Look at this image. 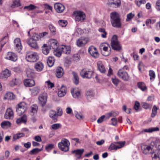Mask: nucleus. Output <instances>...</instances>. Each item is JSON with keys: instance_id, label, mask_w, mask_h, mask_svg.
Returning a JSON list of instances; mask_svg holds the SVG:
<instances>
[{"instance_id": "680f3d73", "label": "nucleus", "mask_w": 160, "mask_h": 160, "mask_svg": "<svg viewBox=\"0 0 160 160\" xmlns=\"http://www.w3.org/2000/svg\"><path fill=\"white\" fill-rule=\"evenodd\" d=\"M140 106V103L138 101H136L134 105V108L137 111L139 108Z\"/></svg>"}, {"instance_id": "423d86ee", "label": "nucleus", "mask_w": 160, "mask_h": 160, "mask_svg": "<svg viewBox=\"0 0 160 160\" xmlns=\"http://www.w3.org/2000/svg\"><path fill=\"white\" fill-rule=\"evenodd\" d=\"M73 16L77 22H82L85 19V15L84 13L82 11H74L73 13Z\"/></svg>"}, {"instance_id": "864d4df0", "label": "nucleus", "mask_w": 160, "mask_h": 160, "mask_svg": "<svg viewBox=\"0 0 160 160\" xmlns=\"http://www.w3.org/2000/svg\"><path fill=\"white\" fill-rule=\"evenodd\" d=\"M75 117L78 119H82L83 118V116L82 115V114L80 113L75 112Z\"/></svg>"}, {"instance_id": "a19ab883", "label": "nucleus", "mask_w": 160, "mask_h": 160, "mask_svg": "<svg viewBox=\"0 0 160 160\" xmlns=\"http://www.w3.org/2000/svg\"><path fill=\"white\" fill-rule=\"evenodd\" d=\"M31 112L33 114H35L37 112L38 110V107L36 104H34L32 105L30 107Z\"/></svg>"}, {"instance_id": "ddd939ff", "label": "nucleus", "mask_w": 160, "mask_h": 160, "mask_svg": "<svg viewBox=\"0 0 160 160\" xmlns=\"http://www.w3.org/2000/svg\"><path fill=\"white\" fill-rule=\"evenodd\" d=\"M14 43L15 45V49L16 51L18 52H20L22 49L20 39L19 38H16L14 40Z\"/></svg>"}, {"instance_id": "f257e3e1", "label": "nucleus", "mask_w": 160, "mask_h": 160, "mask_svg": "<svg viewBox=\"0 0 160 160\" xmlns=\"http://www.w3.org/2000/svg\"><path fill=\"white\" fill-rule=\"evenodd\" d=\"M110 17L111 23L113 27L117 28L121 27L120 16L118 13L116 12H111L110 14Z\"/></svg>"}, {"instance_id": "9b49d317", "label": "nucleus", "mask_w": 160, "mask_h": 160, "mask_svg": "<svg viewBox=\"0 0 160 160\" xmlns=\"http://www.w3.org/2000/svg\"><path fill=\"white\" fill-rule=\"evenodd\" d=\"M141 148L142 152L145 154L151 153L152 152V148L149 145L142 144L141 145Z\"/></svg>"}, {"instance_id": "69168bd1", "label": "nucleus", "mask_w": 160, "mask_h": 160, "mask_svg": "<svg viewBox=\"0 0 160 160\" xmlns=\"http://www.w3.org/2000/svg\"><path fill=\"white\" fill-rule=\"evenodd\" d=\"M149 75L151 77L150 78V79H151L152 78H154L155 77V74L154 72L152 70L149 71Z\"/></svg>"}, {"instance_id": "b1692460", "label": "nucleus", "mask_w": 160, "mask_h": 160, "mask_svg": "<svg viewBox=\"0 0 160 160\" xmlns=\"http://www.w3.org/2000/svg\"><path fill=\"white\" fill-rule=\"evenodd\" d=\"M24 84L26 87H30L35 85V82L34 80L32 79H27L24 81Z\"/></svg>"}, {"instance_id": "774afa93", "label": "nucleus", "mask_w": 160, "mask_h": 160, "mask_svg": "<svg viewBox=\"0 0 160 160\" xmlns=\"http://www.w3.org/2000/svg\"><path fill=\"white\" fill-rule=\"evenodd\" d=\"M20 80L19 79H17L16 78L14 79L12 81V83L14 85H17L19 84Z\"/></svg>"}, {"instance_id": "4d7b16f0", "label": "nucleus", "mask_w": 160, "mask_h": 160, "mask_svg": "<svg viewBox=\"0 0 160 160\" xmlns=\"http://www.w3.org/2000/svg\"><path fill=\"white\" fill-rule=\"evenodd\" d=\"M60 124L59 123H56L52 124L51 126V127L52 129L54 130H56L60 127Z\"/></svg>"}, {"instance_id": "603ef678", "label": "nucleus", "mask_w": 160, "mask_h": 160, "mask_svg": "<svg viewBox=\"0 0 160 160\" xmlns=\"http://www.w3.org/2000/svg\"><path fill=\"white\" fill-rule=\"evenodd\" d=\"M58 23L59 25L61 27H63L66 26L67 24V22L66 21L63 20H59Z\"/></svg>"}, {"instance_id": "6ab92c4d", "label": "nucleus", "mask_w": 160, "mask_h": 160, "mask_svg": "<svg viewBox=\"0 0 160 160\" xmlns=\"http://www.w3.org/2000/svg\"><path fill=\"white\" fill-rule=\"evenodd\" d=\"M54 8L56 11L58 13L62 12L65 8L64 6L60 3L55 4H54Z\"/></svg>"}, {"instance_id": "2eb2a0df", "label": "nucleus", "mask_w": 160, "mask_h": 160, "mask_svg": "<svg viewBox=\"0 0 160 160\" xmlns=\"http://www.w3.org/2000/svg\"><path fill=\"white\" fill-rule=\"evenodd\" d=\"M152 157L153 160H160V143L158 145L155 152L152 154Z\"/></svg>"}, {"instance_id": "aec40b11", "label": "nucleus", "mask_w": 160, "mask_h": 160, "mask_svg": "<svg viewBox=\"0 0 160 160\" xmlns=\"http://www.w3.org/2000/svg\"><path fill=\"white\" fill-rule=\"evenodd\" d=\"M38 99L42 106L46 104L47 100V95L46 93H43L40 94L38 97Z\"/></svg>"}, {"instance_id": "f03ea898", "label": "nucleus", "mask_w": 160, "mask_h": 160, "mask_svg": "<svg viewBox=\"0 0 160 160\" xmlns=\"http://www.w3.org/2000/svg\"><path fill=\"white\" fill-rule=\"evenodd\" d=\"M111 45L112 49L115 50L119 51L122 49V46L118 41L117 35L113 36L111 39Z\"/></svg>"}, {"instance_id": "dca6fc26", "label": "nucleus", "mask_w": 160, "mask_h": 160, "mask_svg": "<svg viewBox=\"0 0 160 160\" xmlns=\"http://www.w3.org/2000/svg\"><path fill=\"white\" fill-rule=\"evenodd\" d=\"M88 41V38L85 37H81L77 40V45L79 47L84 46Z\"/></svg>"}, {"instance_id": "39448f33", "label": "nucleus", "mask_w": 160, "mask_h": 160, "mask_svg": "<svg viewBox=\"0 0 160 160\" xmlns=\"http://www.w3.org/2000/svg\"><path fill=\"white\" fill-rule=\"evenodd\" d=\"M93 74V71L89 69H83L80 72L81 77L83 78L90 79L92 78Z\"/></svg>"}, {"instance_id": "de8ad7c7", "label": "nucleus", "mask_w": 160, "mask_h": 160, "mask_svg": "<svg viewBox=\"0 0 160 160\" xmlns=\"http://www.w3.org/2000/svg\"><path fill=\"white\" fill-rule=\"evenodd\" d=\"M11 123L9 121H3L1 124V125L2 128H4L6 127L10 126Z\"/></svg>"}, {"instance_id": "c756f323", "label": "nucleus", "mask_w": 160, "mask_h": 160, "mask_svg": "<svg viewBox=\"0 0 160 160\" xmlns=\"http://www.w3.org/2000/svg\"><path fill=\"white\" fill-rule=\"evenodd\" d=\"M27 121V116L25 115H24L20 118H18L16 121V122L17 124H19L21 123H25Z\"/></svg>"}, {"instance_id": "7ed1b4c3", "label": "nucleus", "mask_w": 160, "mask_h": 160, "mask_svg": "<svg viewBox=\"0 0 160 160\" xmlns=\"http://www.w3.org/2000/svg\"><path fill=\"white\" fill-rule=\"evenodd\" d=\"M70 143L68 140L66 139H62L60 142L58 144V146L59 148L64 152H67L69 150V146Z\"/></svg>"}, {"instance_id": "0e129e2a", "label": "nucleus", "mask_w": 160, "mask_h": 160, "mask_svg": "<svg viewBox=\"0 0 160 160\" xmlns=\"http://www.w3.org/2000/svg\"><path fill=\"white\" fill-rule=\"evenodd\" d=\"M105 116L104 115H102L97 120V122L98 123H101L103 121L104 118H105Z\"/></svg>"}, {"instance_id": "f704fd0d", "label": "nucleus", "mask_w": 160, "mask_h": 160, "mask_svg": "<svg viewBox=\"0 0 160 160\" xmlns=\"http://www.w3.org/2000/svg\"><path fill=\"white\" fill-rule=\"evenodd\" d=\"M4 98L8 100H12L15 98V96L11 92H8L5 94Z\"/></svg>"}, {"instance_id": "412c9836", "label": "nucleus", "mask_w": 160, "mask_h": 160, "mask_svg": "<svg viewBox=\"0 0 160 160\" xmlns=\"http://www.w3.org/2000/svg\"><path fill=\"white\" fill-rule=\"evenodd\" d=\"M71 92L73 97L75 98H78L81 97L80 91L76 88H72Z\"/></svg>"}, {"instance_id": "4be33fe9", "label": "nucleus", "mask_w": 160, "mask_h": 160, "mask_svg": "<svg viewBox=\"0 0 160 160\" xmlns=\"http://www.w3.org/2000/svg\"><path fill=\"white\" fill-rule=\"evenodd\" d=\"M84 149H78L72 151V154H74L75 156L77 159H79L80 158L84 152Z\"/></svg>"}, {"instance_id": "a878e982", "label": "nucleus", "mask_w": 160, "mask_h": 160, "mask_svg": "<svg viewBox=\"0 0 160 160\" xmlns=\"http://www.w3.org/2000/svg\"><path fill=\"white\" fill-rule=\"evenodd\" d=\"M64 71L63 68L61 67H58L56 70V75L58 78H60L63 75Z\"/></svg>"}, {"instance_id": "6e6d98bb", "label": "nucleus", "mask_w": 160, "mask_h": 160, "mask_svg": "<svg viewBox=\"0 0 160 160\" xmlns=\"http://www.w3.org/2000/svg\"><path fill=\"white\" fill-rule=\"evenodd\" d=\"M112 81L113 84L116 86H117L118 85L119 82L118 79L116 78H112Z\"/></svg>"}, {"instance_id": "7c9ffc66", "label": "nucleus", "mask_w": 160, "mask_h": 160, "mask_svg": "<svg viewBox=\"0 0 160 160\" xmlns=\"http://www.w3.org/2000/svg\"><path fill=\"white\" fill-rule=\"evenodd\" d=\"M98 68L99 70L102 73H104L105 69L101 61H98L97 63Z\"/></svg>"}, {"instance_id": "bb28decb", "label": "nucleus", "mask_w": 160, "mask_h": 160, "mask_svg": "<svg viewBox=\"0 0 160 160\" xmlns=\"http://www.w3.org/2000/svg\"><path fill=\"white\" fill-rule=\"evenodd\" d=\"M32 95H37L40 92V88L38 87H35L29 89Z\"/></svg>"}, {"instance_id": "09e8293b", "label": "nucleus", "mask_w": 160, "mask_h": 160, "mask_svg": "<svg viewBox=\"0 0 160 160\" xmlns=\"http://www.w3.org/2000/svg\"><path fill=\"white\" fill-rule=\"evenodd\" d=\"M107 46L108 45L107 44ZM102 46L103 47L102 49L105 52L103 53V55L105 56H107L109 55V52L108 51V46H104L103 45H102Z\"/></svg>"}, {"instance_id": "79ce46f5", "label": "nucleus", "mask_w": 160, "mask_h": 160, "mask_svg": "<svg viewBox=\"0 0 160 160\" xmlns=\"http://www.w3.org/2000/svg\"><path fill=\"white\" fill-rule=\"evenodd\" d=\"M21 4L20 3V1L19 0H16L14 1L12 4L11 5V7L12 8H14L20 6Z\"/></svg>"}, {"instance_id": "473e14b6", "label": "nucleus", "mask_w": 160, "mask_h": 160, "mask_svg": "<svg viewBox=\"0 0 160 160\" xmlns=\"http://www.w3.org/2000/svg\"><path fill=\"white\" fill-rule=\"evenodd\" d=\"M54 61L55 59L52 56L49 57L47 60L48 66L50 67L52 66L54 64Z\"/></svg>"}, {"instance_id": "cd10ccee", "label": "nucleus", "mask_w": 160, "mask_h": 160, "mask_svg": "<svg viewBox=\"0 0 160 160\" xmlns=\"http://www.w3.org/2000/svg\"><path fill=\"white\" fill-rule=\"evenodd\" d=\"M67 88L66 87L62 86L60 89L58 91V95L60 97L64 96L66 94Z\"/></svg>"}, {"instance_id": "6e6552de", "label": "nucleus", "mask_w": 160, "mask_h": 160, "mask_svg": "<svg viewBox=\"0 0 160 160\" xmlns=\"http://www.w3.org/2000/svg\"><path fill=\"white\" fill-rule=\"evenodd\" d=\"M27 109V105L23 102L19 103L16 107L17 114L20 116Z\"/></svg>"}, {"instance_id": "393cba45", "label": "nucleus", "mask_w": 160, "mask_h": 160, "mask_svg": "<svg viewBox=\"0 0 160 160\" xmlns=\"http://www.w3.org/2000/svg\"><path fill=\"white\" fill-rule=\"evenodd\" d=\"M13 112L12 110L10 108L7 109L6 112L4 115V117L6 119H10L13 117Z\"/></svg>"}, {"instance_id": "72a5a7b5", "label": "nucleus", "mask_w": 160, "mask_h": 160, "mask_svg": "<svg viewBox=\"0 0 160 160\" xmlns=\"http://www.w3.org/2000/svg\"><path fill=\"white\" fill-rule=\"evenodd\" d=\"M49 116L54 120V122L57 121L58 115L55 111L50 110L49 112Z\"/></svg>"}, {"instance_id": "e2e57ef3", "label": "nucleus", "mask_w": 160, "mask_h": 160, "mask_svg": "<svg viewBox=\"0 0 160 160\" xmlns=\"http://www.w3.org/2000/svg\"><path fill=\"white\" fill-rule=\"evenodd\" d=\"M156 8L158 11L160 10V0H158L156 3Z\"/></svg>"}, {"instance_id": "9d476101", "label": "nucleus", "mask_w": 160, "mask_h": 160, "mask_svg": "<svg viewBox=\"0 0 160 160\" xmlns=\"http://www.w3.org/2000/svg\"><path fill=\"white\" fill-rule=\"evenodd\" d=\"M88 52L90 55L95 58L99 57V54L96 48L93 46H91L88 49Z\"/></svg>"}, {"instance_id": "c85d7f7f", "label": "nucleus", "mask_w": 160, "mask_h": 160, "mask_svg": "<svg viewBox=\"0 0 160 160\" xmlns=\"http://www.w3.org/2000/svg\"><path fill=\"white\" fill-rule=\"evenodd\" d=\"M62 53L69 54L71 52L70 47L68 46L62 45L60 47Z\"/></svg>"}, {"instance_id": "2f4dec72", "label": "nucleus", "mask_w": 160, "mask_h": 160, "mask_svg": "<svg viewBox=\"0 0 160 160\" xmlns=\"http://www.w3.org/2000/svg\"><path fill=\"white\" fill-rule=\"evenodd\" d=\"M34 67L36 71L40 72L43 69V65L42 62H39L35 63Z\"/></svg>"}, {"instance_id": "5701e85b", "label": "nucleus", "mask_w": 160, "mask_h": 160, "mask_svg": "<svg viewBox=\"0 0 160 160\" xmlns=\"http://www.w3.org/2000/svg\"><path fill=\"white\" fill-rule=\"evenodd\" d=\"M11 75V72L7 69L2 71L0 75V78L2 79H7Z\"/></svg>"}, {"instance_id": "a18cd8bd", "label": "nucleus", "mask_w": 160, "mask_h": 160, "mask_svg": "<svg viewBox=\"0 0 160 160\" xmlns=\"http://www.w3.org/2000/svg\"><path fill=\"white\" fill-rule=\"evenodd\" d=\"M42 149L38 148H34L29 152V154L30 155H34L38 153V152L41 151Z\"/></svg>"}, {"instance_id": "e433bc0d", "label": "nucleus", "mask_w": 160, "mask_h": 160, "mask_svg": "<svg viewBox=\"0 0 160 160\" xmlns=\"http://www.w3.org/2000/svg\"><path fill=\"white\" fill-rule=\"evenodd\" d=\"M137 85L138 88L142 91H144L147 89L145 84L143 82H138V83Z\"/></svg>"}, {"instance_id": "58836bf2", "label": "nucleus", "mask_w": 160, "mask_h": 160, "mask_svg": "<svg viewBox=\"0 0 160 160\" xmlns=\"http://www.w3.org/2000/svg\"><path fill=\"white\" fill-rule=\"evenodd\" d=\"M159 130V128L157 127L151 128L144 130V131L145 132H153L158 131Z\"/></svg>"}, {"instance_id": "c9c22d12", "label": "nucleus", "mask_w": 160, "mask_h": 160, "mask_svg": "<svg viewBox=\"0 0 160 160\" xmlns=\"http://www.w3.org/2000/svg\"><path fill=\"white\" fill-rule=\"evenodd\" d=\"M42 53L45 55H47L49 52V48L47 46V44H44L42 47Z\"/></svg>"}, {"instance_id": "37998d69", "label": "nucleus", "mask_w": 160, "mask_h": 160, "mask_svg": "<svg viewBox=\"0 0 160 160\" xmlns=\"http://www.w3.org/2000/svg\"><path fill=\"white\" fill-rule=\"evenodd\" d=\"M24 136V134L23 133H18L15 134L13 137V140H15L19 139L20 138L23 137Z\"/></svg>"}, {"instance_id": "f3484780", "label": "nucleus", "mask_w": 160, "mask_h": 160, "mask_svg": "<svg viewBox=\"0 0 160 160\" xmlns=\"http://www.w3.org/2000/svg\"><path fill=\"white\" fill-rule=\"evenodd\" d=\"M49 46L50 49H52L53 50L58 49V44L57 40L54 39L50 40L49 41Z\"/></svg>"}, {"instance_id": "49530a36", "label": "nucleus", "mask_w": 160, "mask_h": 160, "mask_svg": "<svg viewBox=\"0 0 160 160\" xmlns=\"http://www.w3.org/2000/svg\"><path fill=\"white\" fill-rule=\"evenodd\" d=\"M98 30L100 32L102 33L101 34V36L102 38H105L106 37L107 33L104 28H99Z\"/></svg>"}, {"instance_id": "8fccbe9b", "label": "nucleus", "mask_w": 160, "mask_h": 160, "mask_svg": "<svg viewBox=\"0 0 160 160\" xmlns=\"http://www.w3.org/2000/svg\"><path fill=\"white\" fill-rule=\"evenodd\" d=\"M48 34V32H44L42 33H41L39 34V35L37 34L36 33H34V34L35 36H37L38 38V39L39 40L41 38L43 37L44 36Z\"/></svg>"}, {"instance_id": "0eeeda50", "label": "nucleus", "mask_w": 160, "mask_h": 160, "mask_svg": "<svg viewBox=\"0 0 160 160\" xmlns=\"http://www.w3.org/2000/svg\"><path fill=\"white\" fill-rule=\"evenodd\" d=\"M38 38L33 34L32 38L27 40V42L30 46L32 48L35 49H38V47L37 41L39 40Z\"/></svg>"}, {"instance_id": "4c0bfd02", "label": "nucleus", "mask_w": 160, "mask_h": 160, "mask_svg": "<svg viewBox=\"0 0 160 160\" xmlns=\"http://www.w3.org/2000/svg\"><path fill=\"white\" fill-rule=\"evenodd\" d=\"M72 74L74 77V82L75 84L77 85L78 83L79 80V78L78 74L76 72L73 71L72 72Z\"/></svg>"}, {"instance_id": "bf43d9fd", "label": "nucleus", "mask_w": 160, "mask_h": 160, "mask_svg": "<svg viewBox=\"0 0 160 160\" xmlns=\"http://www.w3.org/2000/svg\"><path fill=\"white\" fill-rule=\"evenodd\" d=\"M54 147V145L53 144H51L48 145L46 147V149L47 150H50Z\"/></svg>"}, {"instance_id": "1a4fd4ad", "label": "nucleus", "mask_w": 160, "mask_h": 160, "mask_svg": "<svg viewBox=\"0 0 160 160\" xmlns=\"http://www.w3.org/2000/svg\"><path fill=\"white\" fill-rule=\"evenodd\" d=\"M125 143V141L122 142H115V143L118 144V145H116L114 143H112L110 145L108 150L111 151L112 150H117L118 149L120 148L124 145Z\"/></svg>"}, {"instance_id": "4468645a", "label": "nucleus", "mask_w": 160, "mask_h": 160, "mask_svg": "<svg viewBox=\"0 0 160 160\" xmlns=\"http://www.w3.org/2000/svg\"><path fill=\"white\" fill-rule=\"evenodd\" d=\"M107 4L110 7L117 8L120 6L121 2L120 0H108Z\"/></svg>"}, {"instance_id": "20e7f679", "label": "nucleus", "mask_w": 160, "mask_h": 160, "mask_svg": "<svg viewBox=\"0 0 160 160\" xmlns=\"http://www.w3.org/2000/svg\"><path fill=\"white\" fill-rule=\"evenodd\" d=\"M26 59L28 62H35L38 59V56L36 52H29L26 55Z\"/></svg>"}, {"instance_id": "ea45409f", "label": "nucleus", "mask_w": 160, "mask_h": 160, "mask_svg": "<svg viewBox=\"0 0 160 160\" xmlns=\"http://www.w3.org/2000/svg\"><path fill=\"white\" fill-rule=\"evenodd\" d=\"M53 53L54 55L58 57H60L62 53L60 48L54 50Z\"/></svg>"}, {"instance_id": "f8f14e48", "label": "nucleus", "mask_w": 160, "mask_h": 160, "mask_svg": "<svg viewBox=\"0 0 160 160\" xmlns=\"http://www.w3.org/2000/svg\"><path fill=\"white\" fill-rule=\"evenodd\" d=\"M117 74L120 78L124 81H128L129 79L128 74L123 69H119Z\"/></svg>"}, {"instance_id": "a211bd4d", "label": "nucleus", "mask_w": 160, "mask_h": 160, "mask_svg": "<svg viewBox=\"0 0 160 160\" xmlns=\"http://www.w3.org/2000/svg\"><path fill=\"white\" fill-rule=\"evenodd\" d=\"M5 58L15 62L17 60L18 57L15 53L12 52H8L5 57Z\"/></svg>"}, {"instance_id": "052dcab7", "label": "nucleus", "mask_w": 160, "mask_h": 160, "mask_svg": "<svg viewBox=\"0 0 160 160\" xmlns=\"http://www.w3.org/2000/svg\"><path fill=\"white\" fill-rule=\"evenodd\" d=\"M111 120L112 121V124L113 125L115 126L117 125L118 121L116 118H112Z\"/></svg>"}, {"instance_id": "13d9d810", "label": "nucleus", "mask_w": 160, "mask_h": 160, "mask_svg": "<svg viewBox=\"0 0 160 160\" xmlns=\"http://www.w3.org/2000/svg\"><path fill=\"white\" fill-rule=\"evenodd\" d=\"M134 16L132 13H130L127 15L126 21H127L131 20Z\"/></svg>"}, {"instance_id": "338daca9", "label": "nucleus", "mask_w": 160, "mask_h": 160, "mask_svg": "<svg viewBox=\"0 0 160 160\" xmlns=\"http://www.w3.org/2000/svg\"><path fill=\"white\" fill-rule=\"evenodd\" d=\"M149 104L146 102H143L142 104V106L143 108L145 109H148L149 107Z\"/></svg>"}, {"instance_id": "5fc2aeb1", "label": "nucleus", "mask_w": 160, "mask_h": 160, "mask_svg": "<svg viewBox=\"0 0 160 160\" xmlns=\"http://www.w3.org/2000/svg\"><path fill=\"white\" fill-rule=\"evenodd\" d=\"M49 28L51 32L53 33V34H54L56 32V29L55 27L52 25H50L49 26Z\"/></svg>"}, {"instance_id": "c03bdc74", "label": "nucleus", "mask_w": 160, "mask_h": 160, "mask_svg": "<svg viewBox=\"0 0 160 160\" xmlns=\"http://www.w3.org/2000/svg\"><path fill=\"white\" fill-rule=\"evenodd\" d=\"M158 109L156 106L154 105L152 109V113L151 114V117L152 118H154L157 114V110Z\"/></svg>"}, {"instance_id": "3c124183", "label": "nucleus", "mask_w": 160, "mask_h": 160, "mask_svg": "<svg viewBox=\"0 0 160 160\" xmlns=\"http://www.w3.org/2000/svg\"><path fill=\"white\" fill-rule=\"evenodd\" d=\"M37 8V7L33 5L30 4L29 6H25L24 9H27L28 11L33 10Z\"/></svg>"}]
</instances>
